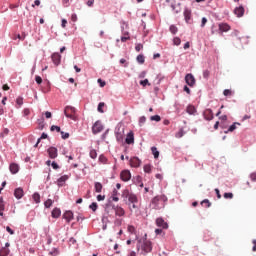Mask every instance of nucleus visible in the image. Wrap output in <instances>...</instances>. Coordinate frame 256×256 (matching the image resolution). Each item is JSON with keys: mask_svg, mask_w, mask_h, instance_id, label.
<instances>
[{"mask_svg": "<svg viewBox=\"0 0 256 256\" xmlns=\"http://www.w3.org/2000/svg\"><path fill=\"white\" fill-rule=\"evenodd\" d=\"M94 189L96 193H101V191H103V184H101V182H95Z\"/></svg>", "mask_w": 256, "mask_h": 256, "instance_id": "obj_27", "label": "nucleus"}, {"mask_svg": "<svg viewBox=\"0 0 256 256\" xmlns=\"http://www.w3.org/2000/svg\"><path fill=\"white\" fill-rule=\"evenodd\" d=\"M167 201H169V198H167L165 194L157 195L154 198H152L150 202V206L152 207V209L159 211L161 209H165V206L167 205Z\"/></svg>", "mask_w": 256, "mask_h": 256, "instance_id": "obj_1", "label": "nucleus"}, {"mask_svg": "<svg viewBox=\"0 0 256 256\" xmlns=\"http://www.w3.org/2000/svg\"><path fill=\"white\" fill-rule=\"evenodd\" d=\"M128 231H129V233H132V234L135 233V226L129 225Z\"/></svg>", "mask_w": 256, "mask_h": 256, "instance_id": "obj_61", "label": "nucleus"}, {"mask_svg": "<svg viewBox=\"0 0 256 256\" xmlns=\"http://www.w3.org/2000/svg\"><path fill=\"white\" fill-rule=\"evenodd\" d=\"M203 117L206 121H213L214 119L213 110L207 109L206 111H204Z\"/></svg>", "mask_w": 256, "mask_h": 256, "instance_id": "obj_16", "label": "nucleus"}, {"mask_svg": "<svg viewBox=\"0 0 256 256\" xmlns=\"http://www.w3.org/2000/svg\"><path fill=\"white\" fill-rule=\"evenodd\" d=\"M50 131H56L57 133H61V127H59L57 125H52L50 127Z\"/></svg>", "mask_w": 256, "mask_h": 256, "instance_id": "obj_40", "label": "nucleus"}, {"mask_svg": "<svg viewBox=\"0 0 256 256\" xmlns=\"http://www.w3.org/2000/svg\"><path fill=\"white\" fill-rule=\"evenodd\" d=\"M25 195V192L23 191V188L18 187L14 190V197L16 199H23V196Z\"/></svg>", "mask_w": 256, "mask_h": 256, "instance_id": "obj_17", "label": "nucleus"}, {"mask_svg": "<svg viewBox=\"0 0 256 256\" xmlns=\"http://www.w3.org/2000/svg\"><path fill=\"white\" fill-rule=\"evenodd\" d=\"M141 49H143V44L137 43L135 46V51H137V53H139V51H141Z\"/></svg>", "mask_w": 256, "mask_h": 256, "instance_id": "obj_50", "label": "nucleus"}, {"mask_svg": "<svg viewBox=\"0 0 256 256\" xmlns=\"http://www.w3.org/2000/svg\"><path fill=\"white\" fill-rule=\"evenodd\" d=\"M152 155L154 156V159H159V150H157V147L153 146L151 147Z\"/></svg>", "mask_w": 256, "mask_h": 256, "instance_id": "obj_30", "label": "nucleus"}, {"mask_svg": "<svg viewBox=\"0 0 256 256\" xmlns=\"http://www.w3.org/2000/svg\"><path fill=\"white\" fill-rule=\"evenodd\" d=\"M224 199H233V193L231 192L224 193Z\"/></svg>", "mask_w": 256, "mask_h": 256, "instance_id": "obj_48", "label": "nucleus"}, {"mask_svg": "<svg viewBox=\"0 0 256 256\" xmlns=\"http://www.w3.org/2000/svg\"><path fill=\"white\" fill-rule=\"evenodd\" d=\"M236 17H243L245 15V8L243 6H238L234 9Z\"/></svg>", "mask_w": 256, "mask_h": 256, "instance_id": "obj_21", "label": "nucleus"}, {"mask_svg": "<svg viewBox=\"0 0 256 256\" xmlns=\"http://www.w3.org/2000/svg\"><path fill=\"white\" fill-rule=\"evenodd\" d=\"M51 215L53 219H59L61 217V209L60 208H54L51 212Z\"/></svg>", "mask_w": 256, "mask_h": 256, "instance_id": "obj_23", "label": "nucleus"}, {"mask_svg": "<svg viewBox=\"0 0 256 256\" xmlns=\"http://www.w3.org/2000/svg\"><path fill=\"white\" fill-rule=\"evenodd\" d=\"M120 179L121 181H124V183H127V181H131V171L122 170L120 173Z\"/></svg>", "mask_w": 256, "mask_h": 256, "instance_id": "obj_9", "label": "nucleus"}, {"mask_svg": "<svg viewBox=\"0 0 256 256\" xmlns=\"http://www.w3.org/2000/svg\"><path fill=\"white\" fill-rule=\"evenodd\" d=\"M50 255H52V256L59 255V249L58 248H53L52 251H50Z\"/></svg>", "mask_w": 256, "mask_h": 256, "instance_id": "obj_44", "label": "nucleus"}, {"mask_svg": "<svg viewBox=\"0 0 256 256\" xmlns=\"http://www.w3.org/2000/svg\"><path fill=\"white\" fill-rule=\"evenodd\" d=\"M183 135H185V130H183V128H182V129H180V130L177 132L176 137H177L178 139H181V137H183Z\"/></svg>", "mask_w": 256, "mask_h": 256, "instance_id": "obj_42", "label": "nucleus"}, {"mask_svg": "<svg viewBox=\"0 0 256 256\" xmlns=\"http://www.w3.org/2000/svg\"><path fill=\"white\" fill-rule=\"evenodd\" d=\"M205 25H207V18L206 17H203L202 18V21H201V25H200V27H205Z\"/></svg>", "mask_w": 256, "mask_h": 256, "instance_id": "obj_58", "label": "nucleus"}, {"mask_svg": "<svg viewBox=\"0 0 256 256\" xmlns=\"http://www.w3.org/2000/svg\"><path fill=\"white\" fill-rule=\"evenodd\" d=\"M103 129H104L103 123H101V120H98L92 126V133L93 135H97L98 133H101Z\"/></svg>", "mask_w": 256, "mask_h": 256, "instance_id": "obj_5", "label": "nucleus"}, {"mask_svg": "<svg viewBox=\"0 0 256 256\" xmlns=\"http://www.w3.org/2000/svg\"><path fill=\"white\" fill-rule=\"evenodd\" d=\"M10 169V173H12V175H17V173H19V164L17 163H11L9 166Z\"/></svg>", "mask_w": 256, "mask_h": 256, "instance_id": "obj_20", "label": "nucleus"}, {"mask_svg": "<svg viewBox=\"0 0 256 256\" xmlns=\"http://www.w3.org/2000/svg\"><path fill=\"white\" fill-rule=\"evenodd\" d=\"M47 153H48L50 159H57V155H58L57 148L51 146L48 148Z\"/></svg>", "mask_w": 256, "mask_h": 256, "instance_id": "obj_14", "label": "nucleus"}, {"mask_svg": "<svg viewBox=\"0 0 256 256\" xmlns=\"http://www.w3.org/2000/svg\"><path fill=\"white\" fill-rule=\"evenodd\" d=\"M125 143L127 145H133V143H135V134H133V131H130L125 139Z\"/></svg>", "mask_w": 256, "mask_h": 256, "instance_id": "obj_15", "label": "nucleus"}, {"mask_svg": "<svg viewBox=\"0 0 256 256\" xmlns=\"http://www.w3.org/2000/svg\"><path fill=\"white\" fill-rule=\"evenodd\" d=\"M9 247H11V244L6 242L5 246L0 249V256H9V253H11Z\"/></svg>", "mask_w": 256, "mask_h": 256, "instance_id": "obj_13", "label": "nucleus"}, {"mask_svg": "<svg viewBox=\"0 0 256 256\" xmlns=\"http://www.w3.org/2000/svg\"><path fill=\"white\" fill-rule=\"evenodd\" d=\"M156 225L160 227V229H169V224L161 217L156 219Z\"/></svg>", "mask_w": 256, "mask_h": 256, "instance_id": "obj_12", "label": "nucleus"}, {"mask_svg": "<svg viewBox=\"0 0 256 256\" xmlns=\"http://www.w3.org/2000/svg\"><path fill=\"white\" fill-rule=\"evenodd\" d=\"M51 57L54 65L56 66L61 65V54L53 53Z\"/></svg>", "mask_w": 256, "mask_h": 256, "instance_id": "obj_19", "label": "nucleus"}, {"mask_svg": "<svg viewBox=\"0 0 256 256\" xmlns=\"http://www.w3.org/2000/svg\"><path fill=\"white\" fill-rule=\"evenodd\" d=\"M115 137L118 143H123V133L121 132H115Z\"/></svg>", "mask_w": 256, "mask_h": 256, "instance_id": "obj_33", "label": "nucleus"}, {"mask_svg": "<svg viewBox=\"0 0 256 256\" xmlns=\"http://www.w3.org/2000/svg\"><path fill=\"white\" fill-rule=\"evenodd\" d=\"M67 179H69V176H67V175H63L60 178H58L57 179L58 187H63V185H65V181H67Z\"/></svg>", "mask_w": 256, "mask_h": 256, "instance_id": "obj_24", "label": "nucleus"}, {"mask_svg": "<svg viewBox=\"0 0 256 256\" xmlns=\"http://www.w3.org/2000/svg\"><path fill=\"white\" fill-rule=\"evenodd\" d=\"M136 61L140 65H143V63H145V56L143 54H139L136 58Z\"/></svg>", "mask_w": 256, "mask_h": 256, "instance_id": "obj_32", "label": "nucleus"}, {"mask_svg": "<svg viewBox=\"0 0 256 256\" xmlns=\"http://www.w3.org/2000/svg\"><path fill=\"white\" fill-rule=\"evenodd\" d=\"M137 249H141V255H147L148 253H151L153 251V244L151 241L145 239V240H138Z\"/></svg>", "mask_w": 256, "mask_h": 256, "instance_id": "obj_2", "label": "nucleus"}, {"mask_svg": "<svg viewBox=\"0 0 256 256\" xmlns=\"http://www.w3.org/2000/svg\"><path fill=\"white\" fill-rule=\"evenodd\" d=\"M125 25H126V29H129V22H126V21L122 20L120 22L122 36L123 37H130L129 30H125Z\"/></svg>", "mask_w": 256, "mask_h": 256, "instance_id": "obj_6", "label": "nucleus"}, {"mask_svg": "<svg viewBox=\"0 0 256 256\" xmlns=\"http://www.w3.org/2000/svg\"><path fill=\"white\" fill-rule=\"evenodd\" d=\"M102 223L103 224H108L109 223V217L105 214L102 216Z\"/></svg>", "mask_w": 256, "mask_h": 256, "instance_id": "obj_51", "label": "nucleus"}, {"mask_svg": "<svg viewBox=\"0 0 256 256\" xmlns=\"http://www.w3.org/2000/svg\"><path fill=\"white\" fill-rule=\"evenodd\" d=\"M32 198H33V201H34L36 204L41 203V195H40L38 192H35V193L32 195Z\"/></svg>", "mask_w": 256, "mask_h": 256, "instance_id": "obj_28", "label": "nucleus"}, {"mask_svg": "<svg viewBox=\"0 0 256 256\" xmlns=\"http://www.w3.org/2000/svg\"><path fill=\"white\" fill-rule=\"evenodd\" d=\"M139 84L142 86V87H151V83H149V79H144V80H141L139 82Z\"/></svg>", "mask_w": 256, "mask_h": 256, "instance_id": "obj_36", "label": "nucleus"}, {"mask_svg": "<svg viewBox=\"0 0 256 256\" xmlns=\"http://www.w3.org/2000/svg\"><path fill=\"white\" fill-rule=\"evenodd\" d=\"M90 157H91V159H97V151L91 150L90 151Z\"/></svg>", "mask_w": 256, "mask_h": 256, "instance_id": "obj_49", "label": "nucleus"}, {"mask_svg": "<svg viewBox=\"0 0 256 256\" xmlns=\"http://www.w3.org/2000/svg\"><path fill=\"white\" fill-rule=\"evenodd\" d=\"M130 165L131 167H134V168L141 167V159H139V157L131 158Z\"/></svg>", "mask_w": 256, "mask_h": 256, "instance_id": "obj_18", "label": "nucleus"}, {"mask_svg": "<svg viewBox=\"0 0 256 256\" xmlns=\"http://www.w3.org/2000/svg\"><path fill=\"white\" fill-rule=\"evenodd\" d=\"M209 75H210L209 70H204V71H203V78H204V79H209Z\"/></svg>", "mask_w": 256, "mask_h": 256, "instance_id": "obj_56", "label": "nucleus"}, {"mask_svg": "<svg viewBox=\"0 0 256 256\" xmlns=\"http://www.w3.org/2000/svg\"><path fill=\"white\" fill-rule=\"evenodd\" d=\"M185 83L188 85V87H195V76L193 74L189 73L185 76Z\"/></svg>", "mask_w": 256, "mask_h": 256, "instance_id": "obj_8", "label": "nucleus"}, {"mask_svg": "<svg viewBox=\"0 0 256 256\" xmlns=\"http://www.w3.org/2000/svg\"><path fill=\"white\" fill-rule=\"evenodd\" d=\"M183 15H184L185 22H186L188 25H191V23H192V21H193L192 15H191V9H189L188 7H185V8H184Z\"/></svg>", "mask_w": 256, "mask_h": 256, "instance_id": "obj_7", "label": "nucleus"}, {"mask_svg": "<svg viewBox=\"0 0 256 256\" xmlns=\"http://www.w3.org/2000/svg\"><path fill=\"white\" fill-rule=\"evenodd\" d=\"M169 31H170V33H172V35H177L179 28H177V26L172 24L169 27Z\"/></svg>", "mask_w": 256, "mask_h": 256, "instance_id": "obj_31", "label": "nucleus"}, {"mask_svg": "<svg viewBox=\"0 0 256 256\" xmlns=\"http://www.w3.org/2000/svg\"><path fill=\"white\" fill-rule=\"evenodd\" d=\"M60 134H61L62 139H69V133L68 132L60 131Z\"/></svg>", "mask_w": 256, "mask_h": 256, "instance_id": "obj_47", "label": "nucleus"}, {"mask_svg": "<svg viewBox=\"0 0 256 256\" xmlns=\"http://www.w3.org/2000/svg\"><path fill=\"white\" fill-rule=\"evenodd\" d=\"M186 113H188V115H195L197 113V109L195 108V106L190 104L186 108Z\"/></svg>", "mask_w": 256, "mask_h": 256, "instance_id": "obj_25", "label": "nucleus"}, {"mask_svg": "<svg viewBox=\"0 0 256 256\" xmlns=\"http://www.w3.org/2000/svg\"><path fill=\"white\" fill-rule=\"evenodd\" d=\"M76 109L73 106H66L64 109V115L67 117V119H72V121H75V116L73 114L76 113Z\"/></svg>", "mask_w": 256, "mask_h": 256, "instance_id": "obj_4", "label": "nucleus"}, {"mask_svg": "<svg viewBox=\"0 0 256 256\" xmlns=\"http://www.w3.org/2000/svg\"><path fill=\"white\" fill-rule=\"evenodd\" d=\"M112 209L115 211V215L117 217H124L125 216V209L119 205H113Z\"/></svg>", "mask_w": 256, "mask_h": 256, "instance_id": "obj_10", "label": "nucleus"}, {"mask_svg": "<svg viewBox=\"0 0 256 256\" xmlns=\"http://www.w3.org/2000/svg\"><path fill=\"white\" fill-rule=\"evenodd\" d=\"M51 167L54 168V169H59V164H57V162L53 161L51 163Z\"/></svg>", "mask_w": 256, "mask_h": 256, "instance_id": "obj_63", "label": "nucleus"}, {"mask_svg": "<svg viewBox=\"0 0 256 256\" xmlns=\"http://www.w3.org/2000/svg\"><path fill=\"white\" fill-rule=\"evenodd\" d=\"M89 209H91V211H93V213H95V211H97V209H99V205L97 204V202H92L89 205Z\"/></svg>", "mask_w": 256, "mask_h": 256, "instance_id": "obj_35", "label": "nucleus"}, {"mask_svg": "<svg viewBox=\"0 0 256 256\" xmlns=\"http://www.w3.org/2000/svg\"><path fill=\"white\" fill-rule=\"evenodd\" d=\"M16 105H17V109H20V107H23V96H19L16 99Z\"/></svg>", "mask_w": 256, "mask_h": 256, "instance_id": "obj_34", "label": "nucleus"}, {"mask_svg": "<svg viewBox=\"0 0 256 256\" xmlns=\"http://www.w3.org/2000/svg\"><path fill=\"white\" fill-rule=\"evenodd\" d=\"M100 163H107V158L104 155L99 156Z\"/></svg>", "mask_w": 256, "mask_h": 256, "instance_id": "obj_55", "label": "nucleus"}, {"mask_svg": "<svg viewBox=\"0 0 256 256\" xmlns=\"http://www.w3.org/2000/svg\"><path fill=\"white\" fill-rule=\"evenodd\" d=\"M133 203H139V197H137V194L134 193L130 194L127 204L131 206Z\"/></svg>", "mask_w": 256, "mask_h": 256, "instance_id": "obj_22", "label": "nucleus"}, {"mask_svg": "<svg viewBox=\"0 0 256 256\" xmlns=\"http://www.w3.org/2000/svg\"><path fill=\"white\" fill-rule=\"evenodd\" d=\"M35 81L37 85H41V83H43V78H41V76H35Z\"/></svg>", "mask_w": 256, "mask_h": 256, "instance_id": "obj_52", "label": "nucleus"}, {"mask_svg": "<svg viewBox=\"0 0 256 256\" xmlns=\"http://www.w3.org/2000/svg\"><path fill=\"white\" fill-rule=\"evenodd\" d=\"M62 219H65L66 223H69L70 221H73L74 219V214L73 211L71 210H66L63 215H62Z\"/></svg>", "mask_w": 256, "mask_h": 256, "instance_id": "obj_11", "label": "nucleus"}, {"mask_svg": "<svg viewBox=\"0 0 256 256\" xmlns=\"http://www.w3.org/2000/svg\"><path fill=\"white\" fill-rule=\"evenodd\" d=\"M173 45H176V47H179V45H181V38L174 37L173 38Z\"/></svg>", "mask_w": 256, "mask_h": 256, "instance_id": "obj_39", "label": "nucleus"}, {"mask_svg": "<svg viewBox=\"0 0 256 256\" xmlns=\"http://www.w3.org/2000/svg\"><path fill=\"white\" fill-rule=\"evenodd\" d=\"M223 95H224L225 97H229V95H231V90L225 89V90L223 91Z\"/></svg>", "mask_w": 256, "mask_h": 256, "instance_id": "obj_59", "label": "nucleus"}, {"mask_svg": "<svg viewBox=\"0 0 256 256\" xmlns=\"http://www.w3.org/2000/svg\"><path fill=\"white\" fill-rule=\"evenodd\" d=\"M145 121H147V118L145 116H142V117L139 118V125H140V127L142 125H145Z\"/></svg>", "mask_w": 256, "mask_h": 256, "instance_id": "obj_45", "label": "nucleus"}, {"mask_svg": "<svg viewBox=\"0 0 256 256\" xmlns=\"http://www.w3.org/2000/svg\"><path fill=\"white\" fill-rule=\"evenodd\" d=\"M250 179H251V181H256V173H251Z\"/></svg>", "mask_w": 256, "mask_h": 256, "instance_id": "obj_64", "label": "nucleus"}, {"mask_svg": "<svg viewBox=\"0 0 256 256\" xmlns=\"http://www.w3.org/2000/svg\"><path fill=\"white\" fill-rule=\"evenodd\" d=\"M52 205H53V200H51V199H47L44 202V206H45L46 209H49Z\"/></svg>", "mask_w": 256, "mask_h": 256, "instance_id": "obj_37", "label": "nucleus"}, {"mask_svg": "<svg viewBox=\"0 0 256 256\" xmlns=\"http://www.w3.org/2000/svg\"><path fill=\"white\" fill-rule=\"evenodd\" d=\"M237 125H241V123L234 122L232 125L229 126L228 130H226L224 133H233V131L237 129Z\"/></svg>", "mask_w": 256, "mask_h": 256, "instance_id": "obj_26", "label": "nucleus"}, {"mask_svg": "<svg viewBox=\"0 0 256 256\" xmlns=\"http://www.w3.org/2000/svg\"><path fill=\"white\" fill-rule=\"evenodd\" d=\"M144 173H151V165L149 164L144 165Z\"/></svg>", "mask_w": 256, "mask_h": 256, "instance_id": "obj_46", "label": "nucleus"}, {"mask_svg": "<svg viewBox=\"0 0 256 256\" xmlns=\"http://www.w3.org/2000/svg\"><path fill=\"white\" fill-rule=\"evenodd\" d=\"M30 113H31V111H30L28 108H25V109L23 110V115H24V117L29 116Z\"/></svg>", "mask_w": 256, "mask_h": 256, "instance_id": "obj_60", "label": "nucleus"}, {"mask_svg": "<svg viewBox=\"0 0 256 256\" xmlns=\"http://www.w3.org/2000/svg\"><path fill=\"white\" fill-rule=\"evenodd\" d=\"M6 231H7V233H9L10 235H15V230L11 229V227H9V226L6 227Z\"/></svg>", "mask_w": 256, "mask_h": 256, "instance_id": "obj_57", "label": "nucleus"}, {"mask_svg": "<svg viewBox=\"0 0 256 256\" xmlns=\"http://www.w3.org/2000/svg\"><path fill=\"white\" fill-rule=\"evenodd\" d=\"M97 81H98L100 87H105V85H106L105 81H103L101 78H99Z\"/></svg>", "mask_w": 256, "mask_h": 256, "instance_id": "obj_62", "label": "nucleus"}, {"mask_svg": "<svg viewBox=\"0 0 256 256\" xmlns=\"http://www.w3.org/2000/svg\"><path fill=\"white\" fill-rule=\"evenodd\" d=\"M201 205H206L207 208L211 207V202L209 201V199H204L201 202Z\"/></svg>", "mask_w": 256, "mask_h": 256, "instance_id": "obj_43", "label": "nucleus"}, {"mask_svg": "<svg viewBox=\"0 0 256 256\" xmlns=\"http://www.w3.org/2000/svg\"><path fill=\"white\" fill-rule=\"evenodd\" d=\"M139 79H145V77H147V71H142L140 72V74L138 75Z\"/></svg>", "mask_w": 256, "mask_h": 256, "instance_id": "obj_54", "label": "nucleus"}, {"mask_svg": "<svg viewBox=\"0 0 256 256\" xmlns=\"http://www.w3.org/2000/svg\"><path fill=\"white\" fill-rule=\"evenodd\" d=\"M105 107V103L104 102H100L99 104H98V107H97V111H98V113H104V111H103V108Z\"/></svg>", "mask_w": 256, "mask_h": 256, "instance_id": "obj_38", "label": "nucleus"}, {"mask_svg": "<svg viewBox=\"0 0 256 256\" xmlns=\"http://www.w3.org/2000/svg\"><path fill=\"white\" fill-rule=\"evenodd\" d=\"M228 31H231V26L227 23H219L218 24V30H215V26H212L211 33L212 35H215V33H219V35H223V33H227Z\"/></svg>", "mask_w": 256, "mask_h": 256, "instance_id": "obj_3", "label": "nucleus"}, {"mask_svg": "<svg viewBox=\"0 0 256 256\" xmlns=\"http://www.w3.org/2000/svg\"><path fill=\"white\" fill-rule=\"evenodd\" d=\"M131 195H133V193L129 192V189H124L122 191V198L123 199H129V197H131Z\"/></svg>", "mask_w": 256, "mask_h": 256, "instance_id": "obj_29", "label": "nucleus"}, {"mask_svg": "<svg viewBox=\"0 0 256 256\" xmlns=\"http://www.w3.org/2000/svg\"><path fill=\"white\" fill-rule=\"evenodd\" d=\"M121 42L122 43H127V41H129V39H131V36H121Z\"/></svg>", "mask_w": 256, "mask_h": 256, "instance_id": "obj_53", "label": "nucleus"}, {"mask_svg": "<svg viewBox=\"0 0 256 256\" xmlns=\"http://www.w3.org/2000/svg\"><path fill=\"white\" fill-rule=\"evenodd\" d=\"M151 121H156V123H159V121H161V116L159 115H154L150 117Z\"/></svg>", "mask_w": 256, "mask_h": 256, "instance_id": "obj_41", "label": "nucleus"}]
</instances>
